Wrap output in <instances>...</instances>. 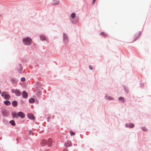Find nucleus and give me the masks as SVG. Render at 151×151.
I'll use <instances>...</instances> for the list:
<instances>
[{
    "label": "nucleus",
    "instance_id": "0eeeda50",
    "mask_svg": "<svg viewBox=\"0 0 151 151\" xmlns=\"http://www.w3.org/2000/svg\"><path fill=\"white\" fill-rule=\"evenodd\" d=\"M27 116L29 119L32 120H34L35 119L33 114L31 113H28L27 114Z\"/></svg>",
    "mask_w": 151,
    "mask_h": 151
},
{
    "label": "nucleus",
    "instance_id": "20e7f679",
    "mask_svg": "<svg viewBox=\"0 0 151 151\" xmlns=\"http://www.w3.org/2000/svg\"><path fill=\"white\" fill-rule=\"evenodd\" d=\"M1 113L3 116L7 117L9 114V112L7 110L3 109L1 111Z\"/></svg>",
    "mask_w": 151,
    "mask_h": 151
},
{
    "label": "nucleus",
    "instance_id": "c756f323",
    "mask_svg": "<svg viewBox=\"0 0 151 151\" xmlns=\"http://www.w3.org/2000/svg\"><path fill=\"white\" fill-rule=\"evenodd\" d=\"M70 133L71 136H74L75 134V132L72 131H70Z\"/></svg>",
    "mask_w": 151,
    "mask_h": 151
},
{
    "label": "nucleus",
    "instance_id": "a211bd4d",
    "mask_svg": "<svg viewBox=\"0 0 151 151\" xmlns=\"http://www.w3.org/2000/svg\"><path fill=\"white\" fill-rule=\"evenodd\" d=\"M12 104L14 107H16L17 106L18 103L16 100H14L12 101Z\"/></svg>",
    "mask_w": 151,
    "mask_h": 151
},
{
    "label": "nucleus",
    "instance_id": "37998d69",
    "mask_svg": "<svg viewBox=\"0 0 151 151\" xmlns=\"http://www.w3.org/2000/svg\"><path fill=\"white\" fill-rule=\"evenodd\" d=\"M141 31H139V34L138 35H139H139H140L141 34Z\"/></svg>",
    "mask_w": 151,
    "mask_h": 151
},
{
    "label": "nucleus",
    "instance_id": "c85d7f7f",
    "mask_svg": "<svg viewBox=\"0 0 151 151\" xmlns=\"http://www.w3.org/2000/svg\"><path fill=\"white\" fill-rule=\"evenodd\" d=\"M28 134L29 135H30L31 134H32V135H34V133H33L31 129L28 130Z\"/></svg>",
    "mask_w": 151,
    "mask_h": 151
},
{
    "label": "nucleus",
    "instance_id": "4468645a",
    "mask_svg": "<svg viewBox=\"0 0 151 151\" xmlns=\"http://www.w3.org/2000/svg\"><path fill=\"white\" fill-rule=\"evenodd\" d=\"M22 97L24 99H27L28 97V93L25 91H22Z\"/></svg>",
    "mask_w": 151,
    "mask_h": 151
},
{
    "label": "nucleus",
    "instance_id": "393cba45",
    "mask_svg": "<svg viewBox=\"0 0 151 151\" xmlns=\"http://www.w3.org/2000/svg\"><path fill=\"white\" fill-rule=\"evenodd\" d=\"M105 98L107 100H114V99L110 96H105Z\"/></svg>",
    "mask_w": 151,
    "mask_h": 151
},
{
    "label": "nucleus",
    "instance_id": "2f4dec72",
    "mask_svg": "<svg viewBox=\"0 0 151 151\" xmlns=\"http://www.w3.org/2000/svg\"><path fill=\"white\" fill-rule=\"evenodd\" d=\"M26 79L24 77H22L21 78V81L22 82H24L25 81Z\"/></svg>",
    "mask_w": 151,
    "mask_h": 151
},
{
    "label": "nucleus",
    "instance_id": "9d476101",
    "mask_svg": "<svg viewBox=\"0 0 151 151\" xmlns=\"http://www.w3.org/2000/svg\"><path fill=\"white\" fill-rule=\"evenodd\" d=\"M40 144L42 147H44L47 144V141L45 139H42L40 142Z\"/></svg>",
    "mask_w": 151,
    "mask_h": 151
},
{
    "label": "nucleus",
    "instance_id": "bb28decb",
    "mask_svg": "<svg viewBox=\"0 0 151 151\" xmlns=\"http://www.w3.org/2000/svg\"><path fill=\"white\" fill-rule=\"evenodd\" d=\"M37 88H41L42 83L40 81L37 82Z\"/></svg>",
    "mask_w": 151,
    "mask_h": 151
},
{
    "label": "nucleus",
    "instance_id": "58836bf2",
    "mask_svg": "<svg viewBox=\"0 0 151 151\" xmlns=\"http://www.w3.org/2000/svg\"><path fill=\"white\" fill-rule=\"evenodd\" d=\"M89 68L91 70H92L93 69V67L91 66V65H89Z\"/></svg>",
    "mask_w": 151,
    "mask_h": 151
},
{
    "label": "nucleus",
    "instance_id": "a19ab883",
    "mask_svg": "<svg viewBox=\"0 0 151 151\" xmlns=\"http://www.w3.org/2000/svg\"><path fill=\"white\" fill-rule=\"evenodd\" d=\"M96 1V0H93V1H92L93 4L95 3Z\"/></svg>",
    "mask_w": 151,
    "mask_h": 151
},
{
    "label": "nucleus",
    "instance_id": "ddd939ff",
    "mask_svg": "<svg viewBox=\"0 0 151 151\" xmlns=\"http://www.w3.org/2000/svg\"><path fill=\"white\" fill-rule=\"evenodd\" d=\"M125 126L126 127L132 128L134 127V124L132 123H129L126 124Z\"/></svg>",
    "mask_w": 151,
    "mask_h": 151
},
{
    "label": "nucleus",
    "instance_id": "79ce46f5",
    "mask_svg": "<svg viewBox=\"0 0 151 151\" xmlns=\"http://www.w3.org/2000/svg\"><path fill=\"white\" fill-rule=\"evenodd\" d=\"M68 149H66V150H65V149H64L62 151H68Z\"/></svg>",
    "mask_w": 151,
    "mask_h": 151
},
{
    "label": "nucleus",
    "instance_id": "423d86ee",
    "mask_svg": "<svg viewBox=\"0 0 151 151\" xmlns=\"http://www.w3.org/2000/svg\"><path fill=\"white\" fill-rule=\"evenodd\" d=\"M39 37L40 40L42 41H47L48 39V38L47 36H46L44 34L40 35Z\"/></svg>",
    "mask_w": 151,
    "mask_h": 151
},
{
    "label": "nucleus",
    "instance_id": "39448f33",
    "mask_svg": "<svg viewBox=\"0 0 151 151\" xmlns=\"http://www.w3.org/2000/svg\"><path fill=\"white\" fill-rule=\"evenodd\" d=\"M63 41L64 43L65 44H66L68 43V36L67 35L65 34L64 33H63Z\"/></svg>",
    "mask_w": 151,
    "mask_h": 151
},
{
    "label": "nucleus",
    "instance_id": "dca6fc26",
    "mask_svg": "<svg viewBox=\"0 0 151 151\" xmlns=\"http://www.w3.org/2000/svg\"><path fill=\"white\" fill-rule=\"evenodd\" d=\"M11 81L12 83L14 84V86H15L17 83V80L15 78H12Z\"/></svg>",
    "mask_w": 151,
    "mask_h": 151
},
{
    "label": "nucleus",
    "instance_id": "6e6552de",
    "mask_svg": "<svg viewBox=\"0 0 151 151\" xmlns=\"http://www.w3.org/2000/svg\"><path fill=\"white\" fill-rule=\"evenodd\" d=\"M18 118L19 117H20L22 119H23L25 117V114L24 113L21 111H20L18 112Z\"/></svg>",
    "mask_w": 151,
    "mask_h": 151
},
{
    "label": "nucleus",
    "instance_id": "b1692460",
    "mask_svg": "<svg viewBox=\"0 0 151 151\" xmlns=\"http://www.w3.org/2000/svg\"><path fill=\"white\" fill-rule=\"evenodd\" d=\"M118 100L121 101L122 103H124V98L122 96L118 98Z\"/></svg>",
    "mask_w": 151,
    "mask_h": 151
},
{
    "label": "nucleus",
    "instance_id": "a18cd8bd",
    "mask_svg": "<svg viewBox=\"0 0 151 151\" xmlns=\"http://www.w3.org/2000/svg\"><path fill=\"white\" fill-rule=\"evenodd\" d=\"M54 117V116L53 115V116H52V119H53Z\"/></svg>",
    "mask_w": 151,
    "mask_h": 151
},
{
    "label": "nucleus",
    "instance_id": "ea45409f",
    "mask_svg": "<svg viewBox=\"0 0 151 151\" xmlns=\"http://www.w3.org/2000/svg\"><path fill=\"white\" fill-rule=\"evenodd\" d=\"M44 151H51L50 150L47 149L45 150Z\"/></svg>",
    "mask_w": 151,
    "mask_h": 151
},
{
    "label": "nucleus",
    "instance_id": "f03ea898",
    "mask_svg": "<svg viewBox=\"0 0 151 151\" xmlns=\"http://www.w3.org/2000/svg\"><path fill=\"white\" fill-rule=\"evenodd\" d=\"M32 39L31 38L27 37L23 38L22 42L24 44L28 46L31 45L32 43Z\"/></svg>",
    "mask_w": 151,
    "mask_h": 151
},
{
    "label": "nucleus",
    "instance_id": "412c9836",
    "mask_svg": "<svg viewBox=\"0 0 151 151\" xmlns=\"http://www.w3.org/2000/svg\"><path fill=\"white\" fill-rule=\"evenodd\" d=\"M2 121L4 124L6 125H9V124L8 121L5 118H3Z\"/></svg>",
    "mask_w": 151,
    "mask_h": 151
},
{
    "label": "nucleus",
    "instance_id": "72a5a7b5",
    "mask_svg": "<svg viewBox=\"0 0 151 151\" xmlns=\"http://www.w3.org/2000/svg\"><path fill=\"white\" fill-rule=\"evenodd\" d=\"M11 92L12 93H15L16 92V91L14 89H11Z\"/></svg>",
    "mask_w": 151,
    "mask_h": 151
},
{
    "label": "nucleus",
    "instance_id": "a878e982",
    "mask_svg": "<svg viewBox=\"0 0 151 151\" xmlns=\"http://www.w3.org/2000/svg\"><path fill=\"white\" fill-rule=\"evenodd\" d=\"M139 37V35H137V34H135V35H134V39L133 41L134 42L136 40H137L138 39Z\"/></svg>",
    "mask_w": 151,
    "mask_h": 151
},
{
    "label": "nucleus",
    "instance_id": "de8ad7c7",
    "mask_svg": "<svg viewBox=\"0 0 151 151\" xmlns=\"http://www.w3.org/2000/svg\"><path fill=\"white\" fill-rule=\"evenodd\" d=\"M80 136H81V134H80ZM81 138H82V137H81Z\"/></svg>",
    "mask_w": 151,
    "mask_h": 151
},
{
    "label": "nucleus",
    "instance_id": "aec40b11",
    "mask_svg": "<svg viewBox=\"0 0 151 151\" xmlns=\"http://www.w3.org/2000/svg\"><path fill=\"white\" fill-rule=\"evenodd\" d=\"M4 104L7 106H9L11 104V102L10 101L7 100L4 101Z\"/></svg>",
    "mask_w": 151,
    "mask_h": 151
},
{
    "label": "nucleus",
    "instance_id": "f257e3e1",
    "mask_svg": "<svg viewBox=\"0 0 151 151\" xmlns=\"http://www.w3.org/2000/svg\"><path fill=\"white\" fill-rule=\"evenodd\" d=\"M70 19L73 24H76L79 20L78 17L76 16V14L75 12H73L71 14Z\"/></svg>",
    "mask_w": 151,
    "mask_h": 151
},
{
    "label": "nucleus",
    "instance_id": "2eb2a0df",
    "mask_svg": "<svg viewBox=\"0 0 151 151\" xmlns=\"http://www.w3.org/2000/svg\"><path fill=\"white\" fill-rule=\"evenodd\" d=\"M64 145L66 147H70L72 146V143L70 141L68 140L64 143Z\"/></svg>",
    "mask_w": 151,
    "mask_h": 151
},
{
    "label": "nucleus",
    "instance_id": "49530a36",
    "mask_svg": "<svg viewBox=\"0 0 151 151\" xmlns=\"http://www.w3.org/2000/svg\"><path fill=\"white\" fill-rule=\"evenodd\" d=\"M2 137H0V140L1 139Z\"/></svg>",
    "mask_w": 151,
    "mask_h": 151
},
{
    "label": "nucleus",
    "instance_id": "4be33fe9",
    "mask_svg": "<svg viewBox=\"0 0 151 151\" xmlns=\"http://www.w3.org/2000/svg\"><path fill=\"white\" fill-rule=\"evenodd\" d=\"M12 126H14L16 125V124L15 121L14 120H12L9 121V123Z\"/></svg>",
    "mask_w": 151,
    "mask_h": 151
},
{
    "label": "nucleus",
    "instance_id": "7ed1b4c3",
    "mask_svg": "<svg viewBox=\"0 0 151 151\" xmlns=\"http://www.w3.org/2000/svg\"><path fill=\"white\" fill-rule=\"evenodd\" d=\"M1 96L5 100H9L10 96L9 93L6 91H3L1 93Z\"/></svg>",
    "mask_w": 151,
    "mask_h": 151
},
{
    "label": "nucleus",
    "instance_id": "8fccbe9b",
    "mask_svg": "<svg viewBox=\"0 0 151 151\" xmlns=\"http://www.w3.org/2000/svg\"><path fill=\"white\" fill-rule=\"evenodd\" d=\"M42 88V89H43V88Z\"/></svg>",
    "mask_w": 151,
    "mask_h": 151
},
{
    "label": "nucleus",
    "instance_id": "9b49d317",
    "mask_svg": "<svg viewBox=\"0 0 151 151\" xmlns=\"http://www.w3.org/2000/svg\"><path fill=\"white\" fill-rule=\"evenodd\" d=\"M48 144V146L51 147L52 145V141L51 138H49L48 139L47 141V144Z\"/></svg>",
    "mask_w": 151,
    "mask_h": 151
},
{
    "label": "nucleus",
    "instance_id": "cd10ccee",
    "mask_svg": "<svg viewBox=\"0 0 151 151\" xmlns=\"http://www.w3.org/2000/svg\"><path fill=\"white\" fill-rule=\"evenodd\" d=\"M124 90L125 93H128V89L127 87L124 86Z\"/></svg>",
    "mask_w": 151,
    "mask_h": 151
},
{
    "label": "nucleus",
    "instance_id": "09e8293b",
    "mask_svg": "<svg viewBox=\"0 0 151 151\" xmlns=\"http://www.w3.org/2000/svg\"><path fill=\"white\" fill-rule=\"evenodd\" d=\"M26 139L27 140V138Z\"/></svg>",
    "mask_w": 151,
    "mask_h": 151
},
{
    "label": "nucleus",
    "instance_id": "3c124183",
    "mask_svg": "<svg viewBox=\"0 0 151 151\" xmlns=\"http://www.w3.org/2000/svg\"><path fill=\"white\" fill-rule=\"evenodd\" d=\"M1 16V15L0 14V16Z\"/></svg>",
    "mask_w": 151,
    "mask_h": 151
},
{
    "label": "nucleus",
    "instance_id": "473e14b6",
    "mask_svg": "<svg viewBox=\"0 0 151 151\" xmlns=\"http://www.w3.org/2000/svg\"><path fill=\"white\" fill-rule=\"evenodd\" d=\"M142 129L144 131H146L147 130V129L145 127H142Z\"/></svg>",
    "mask_w": 151,
    "mask_h": 151
},
{
    "label": "nucleus",
    "instance_id": "7c9ffc66",
    "mask_svg": "<svg viewBox=\"0 0 151 151\" xmlns=\"http://www.w3.org/2000/svg\"><path fill=\"white\" fill-rule=\"evenodd\" d=\"M100 34L101 35H102L104 37H106L107 36V34L105 33L104 32H101Z\"/></svg>",
    "mask_w": 151,
    "mask_h": 151
},
{
    "label": "nucleus",
    "instance_id": "f704fd0d",
    "mask_svg": "<svg viewBox=\"0 0 151 151\" xmlns=\"http://www.w3.org/2000/svg\"><path fill=\"white\" fill-rule=\"evenodd\" d=\"M20 103L21 104L23 105L24 103V101L23 100H21L20 101Z\"/></svg>",
    "mask_w": 151,
    "mask_h": 151
},
{
    "label": "nucleus",
    "instance_id": "c9c22d12",
    "mask_svg": "<svg viewBox=\"0 0 151 151\" xmlns=\"http://www.w3.org/2000/svg\"><path fill=\"white\" fill-rule=\"evenodd\" d=\"M140 87L141 88H143L144 86L143 83H140Z\"/></svg>",
    "mask_w": 151,
    "mask_h": 151
},
{
    "label": "nucleus",
    "instance_id": "6ab92c4d",
    "mask_svg": "<svg viewBox=\"0 0 151 151\" xmlns=\"http://www.w3.org/2000/svg\"><path fill=\"white\" fill-rule=\"evenodd\" d=\"M59 3V1L58 0H53V2L52 4L53 5H58Z\"/></svg>",
    "mask_w": 151,
    "mask_h": 151
},
{
    "label": "nucleus",
    "instance_id": "e433bc0d",
    "mask_svg": "<svg viewBox=\"0 0 151 151\" xmlns=\"http://www.w3.org/2000/svg\"><path fill=\"white\" fill-rule=\"evenodd\" d=\"M51 117V116H48L47 118V122H49V120H50V118Z\"/></svg>",
    "mask_w": 151,
    "mask_h": 151
},
{
    "label": "nucleus",
    "instance_id": "4c0bfd02",
    "mask_svg": "<svg viewBox=\"0 0 151 151\" xmlns=\"http://www.w3.org/2000/svg\"><path fill=\"white\" fill-rule=\"evenodd\" d=\"M35 104H39V102H38V101L37 99H36V101L35 100Z\"/></svg>",
    "mask_w": 151,
    "mask_h": 151
},
{
    "label": "nucleus",
    "instance_id": "f3484780",
    "mask_svg": "<svg viewBox=\"0 0 151 151\" xmlns=\"http://www.w3.org/2000/svg\"><path fill=\"white\" fill-rule=\"evenodd\" d=\"M16 92L15 94L17 96H19L21 95V93L18 89H15Z\"/></svg>",
    "mask_w": 151,
    "mask_h": 151
},
{
    "label": "nucleus",
    "instance_id": "1a4fd4ad",
    "mask_svg": "<svg viewBox=\"0 0 151 151\" xmlns=\"http://www.w3.org/2000/svg\"><path fill=\"white\" fill-rule=\"evenodd\" d=\"M11 114L12 115V116L13 119H14L15 118L17 119L18 118V113H17L16 112L14 111H12L11 112Z\"/></svg>",
    "mask_w": 151,
    "mask_h": 151
},
{
    "label": "nucleus",
    "instance_id": "c03bdc74",
    "mask_svg": "<svg viewBox=\"0 0 151 151\" xmlns=\"http://www.w3.org/2000/svg\"><path fill=\"white\" fill-rule=\"evenodd\" d=\"M31 107L32 108L33 107V105H32Z\"/></svg>",
    "mask_w": 151,
    "mask_h": 151
},
{
    "label": "nucleus",
    "instance_id": "5701e85b",
    "mask_svg": "<svg viewBox=\"0 0 151 151\" xmlns=\"http://www.w3.org/2000/svg\"><path fill=\"white\" fill-rule=\"evenodd\" d=\"M35 99L33 98H30L29 100V102L30 104H33L35 102Z\"/></svg>",
    "mask_w": 151,
    "mask_h": 151
},
{
    "label": "nucleus",
    "instance_id": "f8f14e48",
    "mask_svg": "<svg viewBox=\"0 0 151 151\" xmlns=\"http://www.w3.org/2000/svg\"><path fill=\"white\" fill-rule=\"evenodd\" d=\"M17 70L19 73H22L23 70V68L22 67L21 64H19L17 66Z\"/></svg>",
    "mask_w": 151,
    "mask_h": 151
}]
</instances>
